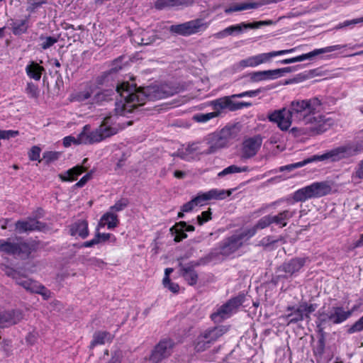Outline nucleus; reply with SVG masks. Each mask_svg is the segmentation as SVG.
<instances>
[{"mask_svg": "<svg viewBox=\"0 0 363 363\" xmlns=\"http://www.w3.org/2000/svg\"><path fill=\"white\" fill-rule=\"evenodd\" d=\"M116 91L121 99L116 102V114L127 116L138 111L146 101H156L173 96L177 93V89L168 84L137 89L135 84L124 82L117 84Z\"/></svg>", "mask_w": 363, "mask_h": 363, "instance_id": "f257e3e1", "label": "nucleus"}, {"mask_svg": "<svg viewBox=\"0 0 363 363\" xmlns=\"http://www.w3.org/2000/svg\"><path fill=\"white\" fill-rule=\"evenodd\" d=\"M325 102L322 99L313 97L308 99H297L291 102L289 108L290 116L295 123L303 122L313 125L310 128L313 134H320L330 125V120L321 114L315 116L325 110Z\"/></svg>", "mask_w": 363, "mask_h": 363, "instance_id": "f03ea898", "label": "nucleus"}, {"mask_svg": "<svg viewBox=\"0 0 363 363\" xmlns=\"http://www.w3.org/2000/svg\"><path fill=\"white\" fill-rule=\"evenodd\" d=\"M115 118L116 117L113 116H106L99 127L89 133H86L88 126L85 125L83 131L80 133L77 137L75 138L71 135L65 137L63 139V145L65 147H69L72 143L75 145L93 144L99 143L116 134L118 129L112 126V125L115 123Z\"/></svg>", "mask_w": 363, "mask_h": 363, "instance_id": "7ed1b4c3", "label": "nucleus"}, {"mask_svg": "<svg viewBox=\"0 0 363 363\" xmlns=\"http://www.w3.org/2000/svg\"><path fill=\"white\" fill-rule=\"evenodd\" d=\"M332 191L329 182H317L296 191L292 196L295 202H303L313 198L325 196Z\"/></svg>", "mask_w": 363, "mask_h": 363, "instance_id": "20e7f679", "label": "nucleus"}, {"mask_svg": "<svg viewBox=\"0 0 363 363\" xmlns=\"http://www.w3.org/2000/svg\"><path fill=\"white\" fill-rule=\"evenodd\" d=\"M228 330L229 328L225 325H218L204 330L194 340V350L197 352H201L206 350L220 337L225 334Z\"/></svg>", "mask_w": 363, "mask_h": 363, "instance_id": "39448f33", "label": "nucleus"}, {"mask_svg": "<svg viewBox=\"0 0 363 363\" xmlns=\"http://www.w3.org/2000/svg\"><path fill=\"white\" fill-rule=\"evenodd\" d=\"M37 247L35 242H12L10 238L0 239V252L9 255H18L23 259L28 258L30 255L36 250Z\"/></svg>", "mask_w": 363, "mask_h": 363, "instance_id": "423d86ee", "label": "nucleus"}, {"mask_svg": "<svg viewBox=\"0 0 363 363\" xmlns=\"http://www.w3.org/2000/svg\"><path fill=\"white\" fill-rule=\"evenodd\" d=\"M352 311H345L342 306H333L328 312L318 311L317 328L318 332H323V325L331 322L333 324H340L352 315Z\"/></svg>", "mask_w": 363, "mask_h": 363, "instance_id": "0eeeda50", "label": "nucleus"}, {"mask_svg": "<svg viewBox=\"0 0 363 363\" xmlns=\"http://www.w3.org/2000/svg\"><path fill=\"white\" fill-rule=\"evenodd\" d=\"M230 194V191L213 189L207 192L199 194L191 201L182 205L181 206V211L188 213L191 211L197 206H203L207 201L211 199H223Z\"/></svg>", "mask_w": 363, "mask_h": 363, "instance_id": "6e6552de", "label": "nucleus"}, {"mask_svg": "<svg viewBox=\"0 0 363 363\" xmlns=\"http://www.w3.org/2000/svg\"><path fill=\"white\" fill-rule=\"evenodd\" d=\"M208 26L209 23L203 18H196L183 23L172 25L169 28V31L179 35L189 36L203 32Z\"/></svg>", "mask_w": 363, "mask_h": 363, "instance_id": "1a4fd4ad", "label": "nucleus"}, {"mask_svg": "<svg viewBox=\"0 0 363 363\" xmlns=\"http://www.w3.org/2000/svg\"><path fill=\"white\" fill-rule=\"evenodd\" d=\"M243 301L244 296H242L230 298L211 315V320L214 323H220L228 318L242 304Z\"/></svg>", "mask_w": 363, "mask_h": 363, "instance_id": "9d476101", "label": "nucleus"}, {"mask_svg": "<svg viewBox=\"0 0 363 363\" xmlns=\"http://www.w3.org/2000/svg\"><path fill=\"white\" fill-rule=\"evenodd\" d=\"M234 128L231 127L223 128L218 133H214L209 136L210 145L208 153H213L218 150L227 147L230 141L235 138Z\"/></svg>", "mask_w": 363, "mask_h": 363, "instance_id": "9b49d317", "label": "nucleus"}, {"mask_svg": "<svg viewBox=\"0 0 363 363\" xmlns=\"http://www.w3.org/2000/svg\"><path fill=\"white\" fill-rule=\"evenodd\" d=\"M175 343L170 338H164L154 347L149 357L152 363H160L171 356Z\"/></svg>", "mask_w": 363, "mask_h": 363, "instance_id": "f8f14e48", "label": "nucleus"}, {"mask_svg": "<svg viewBox=\"0 0 363 363\" xmlns=\"http://www.w3.org/2000/svg\"><path fill=\"white\" fill-rule=\"evenodd\" d=\"M274 23L273 21L267 20V21H256L253 23H245L242 22L240 24L230 26L227 27L226 28L220 30L213 35L216 38L220 39L225 38L228 35H233L236 34L241 33L244 29L251 28V29H257L260 28L262 26H270Z\"/></svg>", "mask_w": 363, "mask_h": 363, "instance_id": "ddd939ff", "label": "nucleus"}, {"mask_svg": "<svg viewBox=\"0 0 363 363\" xmlns=\"http://www.w3.org/2000/svg\"><path fill=\"white\" fill-rule=\"evenodd\" d=\"M296 48L289 50H282L279 51H273L267 53H262L257 55L252 56L246 59L242 60L239 62L238 66L241 68L247 67H256L262 63L267 62L271 60L272 57L278 55H282L287 53L294 52Z\"/></svg>", "mask_w": 363, "mask_h": 363, "instance_id": "4468645a", "label": "nucleus"}, {"mask_svg": "<svg viewBox=\"0 0 363 363\" xmlns=\"http://www.w3.org/2000/svg\"><path fill=\"white\" fill-rule=\"evenodd\" d=\"M232 99L233 98L231 95L212 101L211 104L214 110L213 112H218L219 116L221 114L222 111L224 109H228L230 111H235L244 107H250L252 106L250 102H234L232 101Z\"/></svg>", "mask_w": 363, "mask_h": 363, "instance_id": "2eb2a0df", "label": "nucleus"}, {"mask_svg": "<svg viewBox=\"0 0 363 363\" xmlns=\"http://www.w3.org/2000/svg\"><path fill=\"white\" fill-rule=\"evenodd\" d=\"M307 261H308V257H294L284 262L277 269L278 272L284 273L279 277L286 279L294 276L303 267Z\"/></svg>", "mask_w": 363, "mask_h": 363, "instance_id": "dca6fc26", "label": "nucleus"}, {"mask_svg": "<svg viewBox=\"0 0 363 363\" xmlns=\"http://www.w3.org/2000/svg\"><path fill=\"white\" fill-rule=\"evenodd\" d=\"M289 113V108H282L269 113L267 118L270 122L276 123L280 130H287L294 122Z\"/></svg>", "mask_w": 363, "mask_h": 363, "instance_id": "f3484780", "label": "nucleus"}, {"mask_svg": "<svg viewBox=\"0 0 363 363\" xmlns=\"http://www.w3.org/2000/svg\"><path fill=\"white\" fill-rule=\"evenodd\" d=\"M313 160L314 162L330 160L331 162H338L343 159H348L351 157L347 144L335 147L323 155H313Z\"/></svg>", "mask_w": 363, "mask_h": 363, "instance_id": "a211bd4d", "label": "nucleus"}, {"mask_svg": "<svg viewBox=\"0 0 363 363\" xmlns=\"http://www.w3.org/2000/svg\"><path fill=\"white\" fill-rule=\"evenodd\" d=\"M262 144V138L260 135L248 138L242 142L241 157L250 159L255 156Z\"/></svg>", "mask_w": 363, "mask_h": 363, "instance_id": "6ab92c4d", "label": "nucleus"}, {"mask_svg": "<svg viewBox=\"0 0 363 363\" xmlns=\"http://www.w3.org/2000/svg\"><path fill=\"white\" fill-rule=\"evenodd\" d=\"M342 47L343 46H342V45H336L325 47L323 48L315 49L310 52L303 54L301 55H299V56H297L295 57L282 60L280 61V62H281V64H283V65H287V64L294 63V62H302V61L306 60H311L313 57H316L318 55L338 50L341 49Z\"/></svg>", "mask_w": 363, "mask_h": 363, "instance_id": "aec40b11", "label": "nucleus"}, {"mask_svg": "<svg viewBox=\"0 0 363 363\" xmlns=\"http://www.w3.org/2000/svg\"><path fill=\"white\" fill-rule=\"evenodd\" d=\"M291 71V67H284L272 70L254 72L249 74L252 82H259L267 79H274L282 76L284 72Z\"/></svg>", "mask_w": 363, "mask_h": 363, "instance_id": "412c9836", "label": "nucleus"}, {"mask_svg": "<svg viewBox=\"0 0 363 363\" xmlns=\"http://www.w3.org/2000/svg\"><path fill=\"white\" fill-rule=\"evenodd\" d=\"M243 245V242L240 241L235 235L224 239L219 245V253L223 256H230L235 253Z\"/></svg>", "mask_w": 363, "mask_h": 363, "instance_id": "4be33fe9", "label": "nucleus"}, {"mask_svg": "<svg viewBox=\"0 0 363 363\" xmlns=\"http://www.w3.org/2000/svg\"><path fill=\"white\" fill-rule=\"evenodd\" d=\"M46 228V224L34 218L20 220L15 223V230L18 233L31 232L34 230H43Z\"/></svg>", "mask_w": 363, "mask_h": 363, "instance_id": "5701e85b", "label": "nucleus"}, {"mask_svg": "<svg viewBox=\"0 0 363 363\" xmlns=\"http://www.w3.org/2000/svg\"><path fill=\"white\" fill-rule=\"evenodd\" d=\"M198 263L189 262L187 264H183L182 262H179V274L180 275L187 281V283L194 286L197 283L198 274L194 269L196 266H198Z\"/></svg>", "mask_w": 363, "mask_h": 363, "instance_id": "b1692460", "label": "nucleus"}, {"mask_svg": "<svg viewBox=\"0 0 363 363\" xmlns=\"http://www.w3.org/2000/svg\"><path fill=\"white\" fill-rule=\"evenodd\" d=\"M23 319V313L20 311H0V328L17 324Z\"/></svg>", "mask_w": 363, "mask_h": 363, "instance_id": "393cba45", "label": "nucleus"}, {"mask_svg": "<svg viewBox=\"0 0 363 363\" xmlns=\"http://www.w3.org/2000/svg\"><path fill=\"white\" fill-rule=\"evenodd\" d=\"M69 233L72 236L78 235L85 239L89 235L88 222L86 220H78L69 225Z\"/></svg>", "mask_w": 363, "mask_h": 363, "instance_id": "a878e982", "label": "nucleus"}, {"mask_svg": "<svg viewBox=\"0 0 363 363\" xmlns=\"http://www.w3.org/2000/svg\"><path fill=\"white\" fill-rule=\"evenodd\" d=\"M286 311L291 312L287 315H282L281 318L285 320L288 325L290 324H296L306 318L304 313H303V310L300 306L296 308L295 306H289L287 307Z\"/></svg>", "mask_w": 363, "mask_h": 363, "instance_id": "bb28decb", "label": "nucleus"}, {"mask_svg": "<svg viewBox=\"0 0 363 363\" xmlns=\"http://www.w3.org/2000/svg\"><path fill=\"white\" fill-rule=\"evenodd\" d=\"M296 213V210L286 209L272 216V223L276 224L280 228L286 226L288 221L295 216Z\"/></svg>", "mask_w": 363, "mask_h": 363, "instance_id": "cd10ccee", "label": "nucleus"}, {"mask_svg": "<svg viewBox=\"0 0 363 363\" xmlns=\"http://www.w3.org/2000/svg\"><path fill=\"white\" fill-rule=\"evenodd\" d=\"M131 40L138 45H147L155 42V37L150 35L147 31L138 30L133 34Z\"/></svg>", "mask_w": 363, "mask_h": 363, "instance_id": "c85d7f7f", "label": "nucleus"}, {"mask_svg": "<svg viewBox=\"0 0 363 363\" xmlns=\"http://www.w3.org/2000/svg\"><path fill=\"white\" fill-rule=\"evenodd\" d=\"M43 72H45V68L34 61H30L26 67L27 75L35 81L40 79Z\"/></svg>", "mask_w": 363, "mask_h": 363, "instance_id": "c756f323", "label": "nucleus"}, {"mask_svg": "<svg viewBox=\"0 0 363 363\" xmlns=\"http://www.w3.org/2000/svg\"><path fill=\"white\" fill-rule=\"evenodd\" d=\"M30 16H26L24 19L16 20L11 23L12 33L15 35H20L26 33L29 28Z\"/></svg>", "mask_w": 363, "mask_h": 363, "instance_id": "7c9ffc66", "label": "nucleus"}, {"mask_svg": "<svg viewBox=\"0 0 363 363\" xmlns=\"http://www.w3.org/2000/svg\"><path fill=\"white\" fill-rule=\"evenodd\" d=\"M119 220L118 216L113 212L108 211L104 213L101 218L99 225H106L108 229H113L118 226Z\"/></svg>", "mask_w": 363, "mask_h": 363, "instance_id": "2f4dec72", "label": "nucleus"}, {"mask_svg": "<svg viewBox=\"0 0 363 363\" xmlns=\"http://www.w3.org/2000/svg\"><path fill=\"white\" fill-rule=\"evenodd\" d=\"M84 172L82 166H76L65 172L64 174H60V178L63 182H73L77 180V177Z\"/></svg>", "mask_w": 363, "mask_h": 363, "instance_id": "473e14b6", "label": "nucleus"}, {"mask_svg": "<svg viewBox=\"0 0 363 363\" xmlns=\"http://www.w3.org/2000/svg\"><path fill=\"white\" fill-rule=\"evenodd\" d=\"M363 181V158L355 165L351 174V182L353 184H360Z\"/></svg>", "mask_w": 363, "mask_h": 363, "instance_id": "72a5a7b5", "label": "nucleus"}, {"mask_svg": "<svg viewBox=\"0 0 363 363\" xmlns=\"http://www.w3.org/2000/svg\"><path fill=\"white\" fill-rule=\"evenodd\" d=\"M92 94L91 88L87 87L84 90L76 91L71 95V100L77 102H84L91 97Z\"/></svg>", "mask_w": 363, "mask_h": 363, "instance_id": "f704fd0d", "label": "nucleus"}, {"mask_svg": "<svg viewBox=\"0 0 363 363\" xmlns=\"http://www.w3.org/2000/svg\"><path fill=\"white\" fill-rule=\"evenodd\" d=\"M351 157L363 152V139L346 143Z\"/></svg>", "mask_w": 363, "mask_h": 363, "instance_id": "c9c22d12", "label": "nucleus"}, {"mask_svg": "<svg viewBox=\"0 0 363 363\" xmlns=\"http://www.w3.org/2000/svg\"><path fill=\"white\" fill-rule=\"evenodd\" d=\"M120 67H111L108 71L101 73L96 78V83L99 85H104L112 79L113 74L119 71Z\"/></svg>", "mask_w": 363, "mask_h": 363, "instance_id": "e433bc0d", "label": "nucleus"}, {"mask_svg": "<svg viewBox=\"0 0 363 363\" xmlns=\"http://www.w3.org/2000/svg\"><path fill=\"white\" fill-rule=\"evenodd\" d=\"M311 162H313V157H310L306 158V159L303 160V161H301V162H295V163H293V164L281 166V167H279V171L280 172H282L284 171L291 172V171H293L295 169L301 168V167H303V166H305V165H306V164H308L309 163H311Z\"/></svg>", "mask_w": 363, "mask_h": 363, "instance_id": "4c0bfd02", "label": "nucleus"}, {"mask_svg": "<svg viewBox=\"0 0 363 363\" xmlns=\"http://www.w3.org/2000/svg\"><path fill=\"white\" fill-rule=\"evenodd\" d=\"M249 171V167L247 166H244L242 167H238L236 165H230L226 168H225L223 170L220 172L218 174V176L219 177H223L227 174H234V173H239V172H245Z\"/></svg>", "mask_w": 363, "mask_h": 363, "instance_id": "58836bf2", "label": "nucleus"}, {"mask_svg": "<svg viewBox=\"0 0 363 363\" xmlns=\"http://www.w3.org/2000/svg\"><path fill=\"white\" fill-rule=\"evenodd\" d=\"M111 99V91L109 90H104L96 94L91 99L92 104H100L104 101H107Z\"/></svg>", "mask_w": 363, "mask_h": 363, "instance_id": "ea45409f", "label": "nucleus"}, {"mask_svg": "<svg viewBox=\"0 0 363 363\" xmlns=\"http://www.w3.org/2000/svg\"><path fill=\"white\" fill-rule=\"evenodd\" d=\"M108 335H109V333L104 331L96 332L93 335V340L91 342L90 348L92 349L96 345L104 344Z\"/></svg>", "mask_w": 363, "mask_h": 363, "instance_id": "a19ab883", "label": "nucleus"}, {"mask_svg": "<svg viewBox=\"0 0 363 363\" xmlns=\"http://www.w3.org/2000/svg\"><path fill=\"white\" fill-rule=\"evenodd\" d=\"M216 117H218V112L196 113L193 116L192 119L197 123H206Z\"/></svg>", "mask_w": 363, "mask_h": 363, "instance_id": "79ce46f5", "label": "nucleus"}, {"mask_svg": "<svg viewBox=\"0 0 363 363\" xmlns=\"http://www.w3.org/2000/svg\"><path fill=\"white\" fill-rule=\"evenodd\" d=\"M40 40L42 41L40 47L43 50H47L55 45L58 41V38L54 36H44L41 35Z\"/></svg>", "mask_w": 363, "mask_h": 363, "instance_id": "37998d69", "label": "nucleus"}, {"mask_svg": "<svg viewBox=\"0 0 363 363\" xmlns=\"http://www.w3.org/2000/svg\"><path fill=\"white\" fill-rule=\"evenodd\" d=\"M257 233L256 229L253 227L247 229H245L239 233L234 234L240 241H242L244 239L248 240L253 237Z\"/></svg>", "mask_w": 363, "mask_h": 363, "instance_id": "c03bdc74", "label": "nucleus"}, {"mask_svg": "<svg viewBox=\"0 0 363 363\" xmlns=\"http://www.w3.org/2000/svg\"><path fill=\"white\" fill-rule=\"evenodd\" d=\"M180 226H177V223L175 224L172 228H170V231L172 234H175L174 241L180 242L182 240L187 238V235L184 230H179Z\"/></svg>", "mask_w": 363, "mask_h": 363, "instance_id": "a18cd8bd", "label": "nucleus"}, {"mask_svg": "<svg viewBox=\"0 0 363 363\" xmlns=\"http://www.w3.org/2000/svg\"><path fill=\"white\" fill-rule=\"evenodd\" d=\"M272 215H267L261 218L254 228L257 230V229H264L269 226L272 224Z\"/></svg>", "mask_w": 363, "mask_h": 363, "instance_id": "49530a36", "label": "nucleus"}, {"mask_svg": "<svg viewBox=\"0 0 363 363\" xmlns=\"http://www.w3.org/2000/svg\"><path fill=\"white\" fill-rule=\"evenodd\" d=\"M129 202L128 199L123 198L117 201L116 203L110 207L111 212H118L123 211L128 205Z\"/></svg>", "mask_w": 363, "mask_h": 363, "instance_id": "de8ad7c7", "label": "nucleus"}, {"mask_svg": "<svg viewBox=\"0 0 363 363\" xmlns=\"http://www.w3.org/2000/svg\"><path fill=\"white\" fill-rule=\"evenodd\" d=\"M300 308L303 310V313H304V316L306 319L310 318V314L313 312H314L317 308V304L315 303H311L308 304L307 303L304 302L300 304Z\"/></svg>", "mask_w": 363, "mask_h": 363, "instance_id": "09e8293b", "label": "nucleus"}, {"mask_svg": "<svg viewBox=\"0 0 363 363\" xmlns=\"http://www.w3.org/2000/svg\"><path fill=\"white\" fill-rule=\"evenodd\" d=\"M28 7L27 11L30 13H33L35 10L40 7L43 4H47L46 0H27Z\"/></svg>", "mask_w": 363, "mask_h": 363, "instance_id": "8fccbe9b", "label": "nucleus"}, {"mask_svg": "<svg viewBox=\"0 0 363 363\" xmlns=\"http://www.w3.org/2000/svg\"><path fill=\"white\" fill-rule=\"evenodd\" d=\"M26 92L31 98H38L39 95V89L37 85L33 82H28L26 88Z\"/></svg>", "mask_w": 363, "mask_h": 363, "instance_id": "3c124183", "label": "nucleus"}, {"mask_svg": "<svg viewBox=\"0 0 363 363\" xmlns=\"http://www.w3.org/2000/svg\"><path fill=\"white\" fill-rule=\"evenodd\" d=\"M163 285L172 293H177L179 290V286L177 283L172 282L169 278L164 277L162 280Z\"/></svg>", "mask_w": 363, "mask_h": 363, "instance_id": "603ef678", "label": "nucleus"}, {"mask_svg": "<svg viewBox=\"0 0 363 363\" xmlns=\"http://www.w3.org/2000/svg\"><path fill=\"white\" fill-rule=\"evenodd\" d=\"M174 6V0H157L155 2V7L158 10Z\"/></svg>", "mask_w": 363, "mask_h": 363, "instance_id": "864d4df0", "label": "nucleus"}, {"mask_svg": "<svg viewBox=\"0 0 363 363\" xmlns=\"http://www.w3.org/2000/svg\"><path fill=\"white\" fill-rule=\"evenodd\" d=\"M359 23H363V16L352 20L345 21L344 22L339 23L336 26V29H341L347 26H354Z\"/></svg>", "mask_w": 363, "mask_h": 363, "instance_id": "5fc2aeb1", "label": "nucleus"}, {"mask_svg": "<svg viewBox=\"0 0 363 363\" xmlns=\"http://www.w3.org/2000/svg\"><path fill=\"white\" fill-rule=\"evenodd\" d=\"M60 152H45L43 153V159L46 161L47 163H50L51 162H54L60 157Z\"/></svg>", "mask_w": 363, "mask_h": 363, "instance_id": "6e6d98bb", "label": "nucleus"}, {"mask_svg": "<svg viewBox=\"0 0 363 363\" xmlns=\"http://www.w3.org/2000/svg\"><path fill=\"white\" fill-rule=\"evenodd\" d=\"M196 218L199 225H202L204 223L210 220L211 219V209L209 208L208 211H203Z\"/></svg>", "mask_w": 363, "mask_h": 363, "instance_id": "4d7b16f0", "label": "nucleus"}, {"mask_svg": "<svg viewBox=\"0 0 363 363\" xmlns=\"http://www.w3.org/2000/svg\"><path fill=\"white\" fill-rule=\"evenodd\" d=\"M37 291H35V294H40L45 300H48L51 296V292L50 290L47 289L43 285L40 284L38 283L37 286Z\"/></svg>", "mask_w": 363, "mask_h": 363, "instance_id": "13d9d810", "label": "nucleus"}, {"mask_svg": "<svg viewBox=\"0 0 363 363\" xmlns=\"http://www.w3.org/2000/svg\"><path fill=\"white\" fill-rule=\"evenodd\" d=\"M38 284V283L37 281L28 279V280H26V282L22 287L27 291L34 293L35 291H37L36 289Z\"/></svg>", "mask_w": 363, "mask_h": 363, "instance_id": "bf43d9fd", "label": "nucleus"}, {"mask_svg": "<svg viewBox=\"0 0 363 363\" xmlns=\"http://www.w3.org/2000/svg\"><path fill=\"white\" fill-rule=\"evenodd\" d=\"M94 238H98L99 243L106 242L109 239H112L113 242L116 240V237L111 233H100L99 232H97Z\"/></svg>", "mask_w": 363, "mask_h": 363, "instance_id": "052dcab7", "label": "nucleus"}, {"mask_svg": "<svg viewBox=\"0 0 363 363\" xmlns=\"http://www.w3.org/2000/svg\"><path fill=\"white\" fill-rule=\"evenodd\" d=\"M259 92H260V91L259 89L247 91H244V92H242L240 94H233L232 97L233 99L242 98V97H245V96L255 97V96H257L259 94Z\"/></svg>", "mask_w": 363, "mask_h": 363, "instance_id": "680f3d73", "label": "nucleus"}, {"mask_svg": "<svg viewBox=\"0 0 363 363\" xmlns=\"http://www.w3.org/2000/svg\"><path fill=\"white\" fill-rule=\"evenodd\" d=\"M40 151L41 150L39 147H32L31 150L29 152V159L32 161L39 160Z\"/></svg>", "mask_w": 363, "mask_h": 363, "instance_id": "e2e57ef3", "label": "nucleus"}, {"mask_svg": "<svg viewBox=\"0 0 363 363\" xmlns=\"http://www.w3.org/2000/svg\"><path fill=\"white\" fill-rule=\"evenodd\" d=\"M362 330H363V322L359 318L347 330V333L352 334Z\"/></svg>", "mask_w": 363, "mask_h": 363, "instance_id": "0e129e2a", "label": "nucleus"}, {"mask_svg": "<svg viewBox=\"0 0 363 363\" xmlns=\"http://www.w3.org/2000/svg\"><path fill=\"white\" fill-rule=\"evenodd\" d=\"M278 242V240H274L272 236H266L263 238L259 243V246L269 247Z\"/></svg>", "mask_w": 363, "mask_h": 363, "instance_id": "69168bd1", "label": "nucleus"}, {"mask_svg": "<svg viewBox=\"0 0 363 363\" xmlns=\"http://www.w3.org/2000/svg\"><path fill=\"white\" fill-rule=\"evenodd\" d=\"M86 264L90 266L98 267H103V266L105 264L103 260L97 259L96 257H90L86 259Z\"/></svg>", "mask_w": 363, "mask_h": 363, "instance_id": "338daca9", "label": "nucleus"}, {"mask_svg": "<svg viewBox=\"0 0 363 363\" xmlns=\"http://www.w3.org/2000/svg\"><path fill=\"white\" fill-rule=\"evenodd\" d=\"M1 269L3 272H4L5 274L9 277H11L13 279L15 278L16 276H17L18 272L17 270L7 266L4 265L1 267Z\"/></svg>", "mask_w": 363, "mask_h": 363, "instance_id": "774afa93", "label": "nucleus"}]
</instances>
